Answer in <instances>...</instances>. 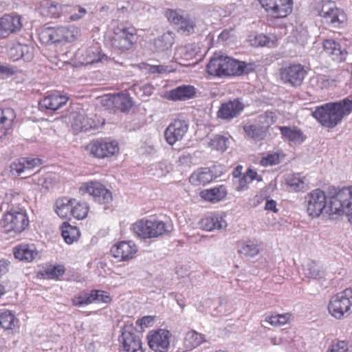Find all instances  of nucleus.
<instances>
[{"mask_svg":"<svg viewBox=\"0 0 352 352\" xmlns=\"http://www.w3.org/2000/svg\"><path fill=\"white\" fill-rule=\"evenodd\" d=\"M22 202L23 197L19 193L13 191L6 193L3 205L8 207L0 222L5 232L21 233L28 226L29 219Z\"/></svg>","mask_w":352,"mask_h":352,"instance_id":"f257e3e1","label":"nucleus"},{"mask_svg":"<svg viewBox=\"0 0 352 352\" xmlns=\"http://www.w3.org/2000/svg\"><path fill=\"white\" fill-rule=\"evenodd\" d=\"M352 111V100L349 98L328 102L316 108L312 116L324 127L333 128Z\"/></svg>","mask_w":352,"mask_h":352,"instance_id":"f03ea898","label":"nucleus"},{"mask_svg":"<svg viewBox=\"0 0 352 352\" xmlns=\"http://www.w3.org/2000/svg\"><path fill=\"white\" fill-rule=\"evenodd\" d=\"M252 70V65H247L227 56H217L212 58L207 65V71L210 75L223 77L241 76Z\"/></svg>","mask_w":352,"mask_h":352,"instance_id":"7ed1b4c3","label":"nucleus"},{"mask_svg":"<svg viewBox=\"0 0 352 352\" xmlns=\"http://www.w3.org/2000/svg\"><path fill=\"white\" fill-rule=\"evenodd\" d=\"M339 194L340 190L331 197L329 201L327 203V197L324 191L318 188L311 190L305 198V203L309 216L318 217L322 213L329 215L337 214L340 208L338 206H333V203L338 199L337 197Z\"/></svg>","mask_w":352,"mask_h":352,"instance_id":"20e7f679","label":"nucleus"},{"mask_svg":"<svg viewBox=\"0 0 352 352\" xmlns=\"http://www.w3.org/2000/svg\"><path fill=\"white\" fill-rule=\"evenodd\" d=\"M352 308V289L347 288L331 297L328 309L329 314L337 319L346 317Z\"/></svg>","mask_w":352,"mask_h":352,"instance_id":"39448f33","label":"nucleus"},{"mask_svg":"<svg viewBox=\"0 0 352 352\" xmlns=\"http://www.w3.org/2000/svg\"><path fill=\"white\" fill-rule=\"evenodd\" d=\"M315 9L325 23L331 24L333 27L338 26L346 20L344 11L338 8L334 1L321 0L316 3Z\"/></svg>","mask_w":352,"mask_h":352,"instance_id":"423d86ee","label":"nucleus"},{"mask_svg":"<svg viewBox=\"0 0 352 352\" xmlns=\"http://www.w3.org/2000/svg\"><path fill=\"white\" fill-rule=\"evenodd\" d=\"M118 340L124 352H144L141 338L132 323L122 327Z\"/></svg>","mask_w":352,"mask_h":352,"instance_id":"0eeeda50","label":"nucleus"},{"mask_svg":"<svg viewBox=\"0 0 352 352\" xmlns=\"http://www.w3.org/2000/svg\"><path fill=\"white\" fill-rule=\"evenodd\" d=\"M94 157L99 159L111 157L119 152L118 143L110 139H98L91 141L87 146Z\"/></svg>","mask_w":352,"mask_h":352,"instance_id":"6e6552de","label":"nucleus"},{"mask_svg":"<svg viewBox=\"0 0 352 352\" xmlns=\"http://www.w3.org/2000/svg\"><path fill=\"white\" fill-rule=\"evenodd\" d=\"M134 30L123 25L113 28V35L111 38V46L122 52L130 50L135 43Z\"/></svg>","mask_w":352,"mask_h":352,"instance_id":"1a4fd4ad","label":"nucleus"},{"mask_svg":"<svg viewBox=\"0 0 352 352\" xmlns=\"http://www.w3.org/2000/svg\"><path fill=\"white\" fill-rule=\"evenodd\" d=\"M306 75L305 66L300 63L290 64L280 70L281 80L293 87L301 85Z\"/></svg>","mask_w":352,"mask_h":352,"instance_id":"9d476101","label":"nucleus"},{"mask_svg":"<svg viewBox=\"0 0 352 352\" xmlns=\"http://www.w3.org/2000/svg\"><path fill=\"white\" fill-rule=\"evenodd\" d=\"M41 39L46 43H60L72 42L74 39V33L68 27L47 28L42 31Z\"/></svg>","mask_w":352,"mask_h":352,"instance_id":"9b49d317","label":"nucleus"},{"mask_svg":"<svg viewBox=\"0 0 352 352\" xmlns=\"http://www.w3.org/2000/svg\"><path fill=\"white\" fill-rule=\"evenodd\" d=\"M80 190L84 193L87 192L91 195L94 200L100 204L110 203L112 199V193L98 182H89L84 183L80 188Z\"/></svg>","mask_w":352,"mask_h":352,"instance_id":"f8f14e48","label":"nucleus"},{"mask_svg":"<svg viewBox=\"0 0 352 352\" xmlns=\"http://www.w3.org/2000/svg\"><path fill=\"white\" fill-rule=\"evenodd\" d=\"M170 333L160 329L147 335L148 344L153 352H167L170 347Z\"/></svg>","mask_w":352,"mask_h":352,"instance_id":"ddd939ff","label":"nucleus"},{"mask_svg":"<svg viewBox=\"0 0 352 352\" xmlns=\"http://www.w3.org/2000/svg\"><path fill=\"white\" fill-rule=\"evenodd\" d=\"M188 129V121L180 119L175 120L164 131V137L167 143L173 145L176 142L182 140Z\"/></svg>","mask_w":352,"mask_h":352,"instance_id":"4468645a","label":"nucleus"},{"mask_svg":"<svg viewBox=\"0 0 352 352\" xmlns=\"http://www.w3.org/2000/svg\"><path fill=\"white\" fill-rule=\"evenodd\" d=\"M293 0H272L262 8L274 18H285L292 13Z\"/></svg>","mask_w":352,"mask_h":352,"instance_id":"2eb2a0df","label":"nucleus"},{"mask_svg":"<svg viewBox=\"0 0 352 352\" xmlns=\"http://www.w3.org/2000/svg\"><path fill=\"white\" fill-rule=\"evenodd\" d=\"M334 201L333 206H339L338 215L345 214L348 217L349 221L352 224V186L343 187L340 189V194Z\"/></svg>","mask_w":352,"mask_h":352,"instance_id":"dca6fc26","label":"nucleus"},{"mask_svg":"<svg viewBox=\"0 0 352 352\" xmlns=\"http://www.w3.org/2000/svg\"><path fill=\"white\" fill-rule=\"evenodd\" d=\"M21 16L18 14H4L0 18V37L6 38L19 32L22 28Z\"/></svg>","mask_w":352,"mask_h":352,"instance_id":"f3484780","label":"nucleus"},{"mask_svg":"<svg viewBox=\"0 0 352 352\" xmlns=\"http://www.w3.org/2000/svg\"><path fill=\"white\" fill-rule=\"evenodd\" d=\"M245 105L239 98H235L221 104L217 112L218 118L230 120L236 118L244 109Z\"/></svg>","mask_w":352,"mask_h":352,"instance_id":"a211bd4d","label":"nucleus"},{"mask_svg":"<svg viewBox=\"0 0 352 352\" xmlns=\"http://www.w3.org/2000/svg\"><path fill=\"white\" fill-rule=\"evenodd\" d=\"M325 54L333 60L338 63L344 61L347 56V52L341 44L333 39L324 40L322 43Z\"/></svg>","mask_w":352,"mask_h":352,"instance_id":"6ab92c4d","label":"nucleus"},{"mask_svg":"<svg viewBox=\"0 0 352 352\" xmlns=\"http://www.w3.org/2000/svg\"><path fill=\"white\" fill-rule=\"evenodd\" d=\"M137 252V247L133 241H121L114 245L111 249V253L118 261H127L133 258Z\"/></svg>","mask_w":352,"mask_h":352,"instance_id":"aec40b11","label":"nucleus"},{"mask_svg":"<svg viewBox=\"0 0 352 352\" xmlns=\"http://www.w3.org/2000/svg\"><path fill=\"white\" fill-rule=\"evenodd\" d=\"M67 101L68 98L67 96L58 93H54L42 99L39 102V106L41 109L56 111L65 105Z\"/></svg>","mask_w":352,"mask_h":352,"instance_id":"412c9836","label":"nucleus"},{"mask_svg":"<svg viewBox=\"0 0 352 352\" xmlns=\"http://www.w3.org/2000/svg\"><path fill=\"white\" fill-rule=\"evenodd\" d=\"M196 88L190 85H182L169 91L168 98L173 101H184L195 97Z\"/></svg>","mask_w":352,"mask_h":352,"instance_id":"4be33fe9","label":"nucleus"},{"mask_svg":"<svg viewBox=\"0 0 352 352\" xmlns=\"http://www.w3.org/2000/svg\"><path fill=\"white\" fill-rule=\"evenodd\" d=\"M107 104L120 111H129L133 106V102L126 94L119 93L108 97L106 100Z\"/></svg>","mask_w":352,"mask_h":352,"instance_id":"5701e85b","label":"nucleus"},{"mask_svg":"<svg viewBox=\"0 0 352 352\" xmlns=\"http://www.w3.org/2000/svg\"><path fill=\"white\" fill-rule=\"evenodd\" d=\"M253 180L261 181V176L254 170L248 168L243 176L233 180V184L236 191H243L248 188V185Z\"/></svg>","mask_w":352,"mask_h":352,"instance_id":"b1692460","label":"nucleus"},{"mask_svg":"<svg viewBox=\"0 0 352 352\" xmlns=\"http://www.w3.org/2000/svg\"><path fill=\"white\" fill-rule=\"evenodd\" d=\"M13 254L16 259L31 262L37 256L38 252L34 244H21L14 248Z\"/></svg>","mask_w":352,"mask_h":352,"instance_id":"393cba45","label":"nucleus"},{"mask_svg":"<svg viewBox=\"0 0 352 352\" xmlns=\"http://www.w3.org/2000/svg\"><path fill=\"white\" fill-rule=\"evenodd\" d=\"M16 115L12 109L6 108L0 110V138H3L11 130Z\"/></svg>","mask_w":352,"mask_h":352,"instance_id":"a878e982","label":"nucleus"},{"mask_svg":"<svg viewBox=\"0 0 352 352\" xmlns=\"http://www.w3.org/2000/svg\"><path fill=\"white\" fill-rule=\"evenodd\" d=\"M70 8L67 5H60L53 1H46L41 7V13L45 16L58 18L64 12Z\"/></svg>","mask_w":352,"mask_h":352,"instance_id":"bb28decb","label":"nucleus"},{"mask_svg":"<svg viewBox=\"0 0 352 352\" xmlns=\"http://www.w3.org/2000/svg\"><path fill=\"white\" fill-rule=\"evenodd\" d=\"M215 177L209 168H201L194 172L190 177V182L194 185H206Z\"/></svg>","mask_w":352,"mask_h":352,"instance_id":"cd10ccee","label":"nucleus"},{"mask_svg":"<svg viewBox=\"0 0 352 352\" xmlns=\"http://www.w3.org/2000/svg\"><path fill=\"white\" fill-rule=\"evenodd\" d=\"M200 227L206 230H222L227 226L226 221L220 216L207 217L201 219Z\"/></svg>","mask_w":352,"mask_h":352,"instance_id":"c85d7f7f","label":"nucleus"},{"mask_svg":"<svg viewBox=\"0 0 352 352\" xmlns=\"http://www.w3.org/2000/svg\"><path fill=\"white\" fill-rule=\"evenodd\" d=\"M151 224V219H140L133 223L131 226V230L133 233L140 239H151L152 238L151 231H150Z\"/></svg>","mask_w":352,"mask_h":352,"instance_id":"c756f323","label":"nucleus"},{"mask_svg":"<svg viewBox=\"0 0 352 352\" xmlns=\"http://www.w3.org/2000/svg\"><path fill=\"white\" fill-rule=\"evenodd\" d=\"M285 181L289 190L292 191H303L309 188L307 179L305 177H300L298 173L288 175Z\"/></svg>","mask_w":352,"mask_h":352,"instance_id":"7c9ffc66","label":"nucleus"},{"mask_svg":"<svg viewBox=\"0 0 352 352\" xmlns=\"http://www.w3.org/2000/svg\"><path fill=\"white\" fill-rule=\"evenodd\" d=\"M72 126L76 131L87 132L91 129L97 128L98 125L92 118L82 113H77L74 118Z\"/></svg>","mask_w":352,"mask_h":352,"instance_id":"2f4dec72","label":"nucleus"},{"mask_svg":"<svg viewBox=\"0 0 352 352\" xmlns=\"http://www.w3.org/2000/svg\"><path fill=\"white\" fill-rule=\"evenodd\" d=\"M85 58L87 63L93 64L96 63H105L109 60V57L102 54L98 43H96L89 47L85 53Z\"/></svg>","mask_w":352,"mask_h":352,"instance_id":"473e14b6","label":"nucleus"},{"mask_svg":"<svg viewBox=\"0 0 352 352\" xmlns=\"http://www.w3.org/2000/svg\"><path fill=\"white\" fill-rule=\"evenodd\" d=\"M226 189L223 186H219L201 192L202 197L210 202L216 203L222 200L226 196Z\"/></svg>","mask_w":352,"mask_h":352,"instance_id":"72a5a7b5","label":"nucleus"},{"mask_svg":"<svg viewBox=\"0 0 352 352\" xmlns=\"http://www.w3.org/2000/svg\"><path fill=\"white\" fill-rule=\"evenodd\" d=\"M174 36L172 32H167L156 38L154 41L156 50L159 52L168 50L174 43Z\"/></svg>","mask_w":352,"mask_h":352,"instance_id":"f704fd0d","label":"nucleus"},{"mask_svg":"<svg viewBox=\"0 0 352 352\" xmlns=\"http://www.w3.org/2000/svg\"><path fill=\"white\" fill-rule=\"evenodd\" d=\"M61 234L67 243L72 244L79 238L80 230L77 227L64 222L61 226Z\"/></svg>","mask_w":352,"mask_h":352,"instance_id":"c9c22d12","label":"nucleus"},{"mask_svg":"<svg viewBox=\"0 0 352 352\" xmlns=\"http://www.w3.org/2000/svg\"><path fill=\"white\" fill-rule=\"evenodd\" d=\"M281 135L287 140L301 143L304 141L302 131L296 127L280 126Z\"/></svg>","mask_w":352,"mask_h":352,"instance_id":"e433bc0d","label":"nucleus"},{"mask_svg":"<svg viewBox=\"0 0 352 352\" xmlns=\"http://www.w3.org/2000/svg\"><path fill=\"white\" fill-rule=\"evenodd\" d=\"M205 342L204 336L195 331H190L186 333L184 343L186 349H194Z\"/></svg>","mask_w":352,"mask_h":352,"instance_id":"4c0bfd02","label":"nucleus"},{"mask_svg":"<svg viewBox=\"0 0 352 352\" xmlns=\"http://www.w3.org/2000/svg\"><path fill=\"white\" fill-rule=\"evenodd\" d=\"M19 324V320L10 311L6 310L0 314V325L6 330H12Z\"/></svg>","mask_w":352,"mask_h":352,"instance_id":"58836bf2","label":"nucleus"},{"mask_svg":"<svg viewBox=\"0 0 352 352\" xmlns=\"http://www.w3.org/2000/svg\"><path fill=\"white\" fill-rule=\"evenodd\" d=\"M238 252L246 256L253 257L258 254L259 248L256 242L248 241L240 243Z\"/></svg>","mask_w":352,"mask_h":352,"instance_id":"ea45409f","label":"nucleus"},{"mask_svg":"<svg viewBox=\"0 0 352 352\" xmlns=\"http://www.w3.org/2000/svg\"><path fill=\"white\" fill-rule=\"evenodd\" d=\"M230 144L229 138L223 135H215L210 142V146L213 148L221 153L226 151Z\"/></svg>","mask_w":352,"mask_h":352,"instance_id":"a19ab883","label":"nucleus"},{"mask_svg":"<svg viewBox=\"0 0 352 352\" xmlns=\"http://www.w3.org/2000/svg\"><path fill=\"white\" fill-rule=\"evenodd\" d=\"M302 267L303 273L307 278H317L320 275V267L314 261H307L303 264Z\"/></svg>","mask_w":352,"mask_h":352,"instance_id":"79ce46f5","label":"nucleus"},{"mask_svg":"<svg viewBox=\"0 0 352 352\" xmlns=\"http://www.w3.org/2000/svg\"><path fill=\"white\" fill-rule=\"evenodd\" d=\"M243 130L248 136L255 140H263L266 135V131L261 129L256 123L245 125Z\"/></svg>","mask_w":352,"mask_h":352,"instance_id":"37998d69","label":"nucleus"},{"mask_svg":"<svg viewBox=\"0 0 352 352\" xmlns=\"http://www.w3.org/2000/svg\"><path fill=\"white\" fill-rule=\"evenodd\" d=\"M74 203L75 199H66V202H64L63 201H57L56 212L62 219L67 218L69 215H72V204Z\"/></svg>","mask_w":352,"mask_h":352,"instance_id":"c03bdc74","label":"nucleus"},{"mask_svg":"<svg viewBox=\"0 0 352 352\" xmlns=\"http://www.w3.org/2000/svg\"><path fill=\"white\" fill-rule=\"evenodd\" d=\"M96 297L94 295V290L90 292H81L77 296H75L72 302L74 305L78 307H82L84 305H87L91 303H94V300Z\"/></svg>","mask_w":352,"mask_h":352,"instance_id":"a18cd8bd","label":"nucleus"},{"mask_svg":"<svg viewBox=\"0 0 352 352\" xmlns=\"http://www.w3.org/2000/svg\"><path fill=\"white\" fill-rule=\"evenodd\" d=\"M274 122L275 119L274 117V113L271 111H266L264 113L258 116L255 120V123H256L266 132Z\"/></svg>","mask_w":352,"mask_h":352,"instance_id":"49530a36","label":"nucleus"},{"mask_svg":"<svg viewBox=\"0 0 352 352\" xmlns=\"http://www.w3.org/2000/svg\"><path fill=\"white\" fill-rule=\"evenodd\" d=\"M65 272V267L63 265H58L49 266L45 268L41 275L44 278L54 279L62 276Z\"/></svg>","mask_w":352,"mask_h":352,"instance_id":"de8ad7c7","label":"nucleus"},{"mask_svg":"<svg viewBox=\"0 0 352 352\" xmlns=\"http://www.w3.org/2000/svg\"><path fill=\"white\" fill-rule=\"evenodd\" d=\"M151 224L153 226H151L150 228L152 238L163 235L170 231L168 226H167L162 221L153 219L151 220Z\"/></svg>","mask_w":352,"mask_h":352,"instance_id":"09e8293b","label":"nucleus"},{"mask_svg":"<svg viewBox=\"0 0 352 352\" xmlns=\"http://www.w3.org/2000/svg\"><path fill=\"white\" fill-rule=\"evenodd\" d=\"M88 213V206L86 203L76 202L72 204V216L77 219L85 218Z\"/></svg>","mask_w":352,"mask_h":352,"instance_id":"8fccbe9b","label":"nucleus"},{"mask_svg":"<svg viewBox=\"0 0 352 352\" xmlns=\"http://www.w3.org/2000/svg\"><path fill=\"white\" fill-rule=\"evenodd\" d=\"M289 314L272 315L266 318V321L274 326H280L286 324L289 319Z\"/></svg>","mask_w":352,"mask_h":352,"instance_id":"3c124183","label":"nucleus"},{"mask_svg":"<svg viewBox=\"0 0 352 352\" xmlns=\"http://www.w3.org/2000/svg\"><path fill=\"white\" fill-rule=\"evenodd\" d=\"M25 160L23 157L16 159L13 161L10 164V172L12 175H16L17 176L21 175L25 171H26L25 163Z\"/></svg>","mask_w":352,"mask_h":352,"instance_id":"603ef678","label":"nucleus"},{"mask_svg":"<svg viewBox=\"0 0 352 352\" xmlns=\"http://www.w3.org/2000/svg\"><path fill=\"white\" fill-rule=\"evenodd\" d=\"M129 14V3H126V5L118 4L115 10H113V16L117 21L124 20L128 16Z\"/></svg>","mask_w":352,"mask_h":352,"instance_id":"864d4df0","label":"nucleus"},{"mask_svg":"<svg viewBox=\"0 0 352 352\" xmlns=\"http://www.w3.org/2000/svg\"><path fill=\"white\" fill-rule=\"evenodd\" d=\"M179 24H180V30L184 33L189 35L194 32L195 24L192 19L184 16Z\"/></svg>","mask_w":352,"mask_h":352,"instance_id":"5fc2aeb1","label":"nucleus"},{"mask_svg":"<svg viewBox=\"0 0 352 352\" xmlns=\"http://www.w3.org/2000/svg\"><path fill=\"white\" fill-rule=\"evenodd\" d=\"M21 59L30 62L34 58V47L29 45L21 43Z\"/></svg>","mask_w":352,"mask_h":352,"instance_id":"6e6d98bb","label":"nucleus"},{"mask_svg":"<svg viewBox=\"0 0 352 352\" xmlns=\"http://www.w3.org/2000/svg\"><path fill=\"white\" fill-rule=\"evenodd\" d=\"M69 8L67 12H74L69 16L70 21L79 20L87 14L86 9L80 6H69Z\"/></svg>","mask_w":352,"mask_h":352,"instance_id":"4d7b16f0","label":"nucleus"},{"mask_svg":"<svg viewBox=\"0 0 352 352\" xmlns=\"http://www.w3.org/2000/svg\"><path fill=\"white\" fill-rule=\"evenodd\" d=\"M94 295L96 297L94 303H109L111 300V296L105 292L101 290H94Z\"/></svg>","mask_w":352,"mask_h":352,"instance_id":"13d9d810","label":"nucleus"},{"mask_svg":"<svg viewBox=\"0 0 352 352\" xmlns=\"http://www.w3.org/2000/svg\"><path fill=\"white\" fill-rule=\"evenodd\" d=\"M26 170H32L34 168L40 166L42 164V160L38 157H23Z\"/></svg>","mask_w":352,"mask_h":352,"instance_id":"bf43d9fd","label":"nucleus"},{"mask_svg":"<svg viewBox=\"0 0 352 352\" xmlns=\"http://www.w3.org/2000/svg\"><path fill=\"white\" fill-rule=\"evenodd\" d=\"M270 42V39L264 34H258L254 36L252 40V45L256 47H263L267 45Z\"/></svg>","mask_w":352,"mask_h":352,"instance_id":"052dcab7","label":"nucleus"},{"mask_svg":"<svg viewBox=\"0 0 352 352\" xmlns=\"http://www.w3.org/2000/svg\"><path fill=\"white\" fill-rule=\"evenodd\" d=\"M21 43L14 44L9 50V56L13 61L21 59Z\"/></svg>","mask_w":352,"mask_h":352,"instance_id":"680f3d73","label":"nucleus"},{"mask_svg":"<svg viewBox=\"0 0 352 352\" xmlns=\"http://www.w3.org/2000/svg\"><path fill=\"white\" fill-rule=\"evenodd\" d=\"M261 163L264 166L273 165L279 163V155L277 153L267 155L261 160Z\"/></svg>","mask_w":352,"mask_h":352,"instance_id":"e2e57ef3","label":"nucleus"},{"mask_svg":"<svg viewBox=\"0 0 352 352\" xmlns=\"http://www.w3.org/2000/svg\"><path fill=\"white\" fill-rule=\"evenodd\" d=\"M176 54L185 60L190 59L193 56V53L190 52L186 46L177 48Z\"/></svg>","mask_w":352,"mask_h":352,"instance_id":"0e129e2a","label":"nucleus"},{"mask_svg":"<svg viewBox=\"0 0 352 352\" xmlns=\"http://www.w3.org/2000/svg\"><path fill=\"white\" fill-rule=\"evenodd\" d=\"M155 318L151 316H146L142 317L141 319H138L136 321V324L140 326L142 329L148 327L154 322Z\"/></svg>","mask_w":352,"mask_h":352,"instance_id":"69168bd1","label":"nucleus"},{"mask_svg":"<svg viewBox=\"0 0 352 352\" xmlns=\"http://www.w3.org/2000/svg\"><path fill=\"white\" fill-rule=\"evenodd\" d=\"M348 350L347 344L344 341L338 342L333 344L331 348L327 352H346Z\"/></svg>","mask_w":352,"mask_h":352,"instance_id":"338daca9","label":"nucleus"},{"mask_svg":"<svg viewBox=\"0 0 352 352\" xmlns=\"http://www.w3.org/2000/svg\"><path fill=\"white\" fill-rule=\"evenodd\" d=\"M184 16H182L179 14L177 12L173 10H169L167 12V17L169 21L176 23L179 24L180 21L182 20Z\"/></svg>","mask_w":352,"mask_h":352,"instance_id":"774afa93","label":"nucleus"}]
</instances>
